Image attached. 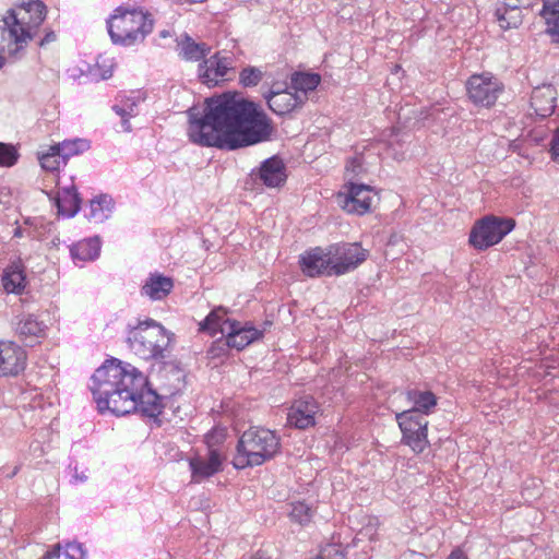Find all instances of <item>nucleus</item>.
I'll return each instance as SVG.
<instances>
[{
	"mask_svg": "<svg viewBox=\"0 0 559 559\" xmlns=\"http://www.w3.org/2000/svg\"><path fill=\"white\" fill-rule=\"evenodd\" d=\"M189 140L200 146L235 151L271 139L273 126L253 102L230 93L205 98L187 110Z\"/></svg>",
	"mask_w": 559,
	"mask_h": 559,
	"instance_id": "nucleus-1",
	"label": "nucleus"
},
{
	"mask_svg": "<svg viewBox=\"0 0 559 559\" xmlns=\"http://www.w3.org/2000/svg\"><path fill=\"white\" fill-rule=\"evenodd\" d=\"M91 391L100 413L109 411L123 416L140 412L154 417L162 412L160 397L148 386L143 372L117 358L106 360L95 370Z\"/></svg>",
	"mask_w": 559,
	"mask_h": 559,
	"instance_id": "nucleus-2",
	"label": "nucleus"
},
{
	"mask_svg": "<svg viewBox=\"0 0 559 559\" xmlns=\"http://www.w3.org/2000/svg\"><path fill=\"white\" fill-rule=\"evenodd\" d=\"M47 8L40 0L23 1L10 9L0 20V53L16 55L38 34L46 19ZM4 58L0 55V69Z\"/></svg>",
	"mask_w": 559,
	"mask_h": 559,
	"instance_id": "nucleus-3",
	"label": "nucleus"
},
{
	"mask_svg": "<svg viewBox=\"0 0 559 559\" xmlns=\"http://www.w3.org/2000/svg\"><path fill=\"white\" fill-rule=\"evenodd\" d=\"M281 451V438L264 427H250L238 440L233 465L237 469L260 466L275 457Z\"/></svg>",
	"mask_w": 559,
	"mask_h": 559,
	"instance_id": "nucleus-4",
	"label": "nucleus"
},
{
	"mask_svg": "<svg viewBox=\"0 0 559 559\" xmlns=\"http://www.w3.org/2000/svg\"><path fill=\"white\" fill-rule=\"evenodd\" d=\"M106 23L112 43L121 46L142 43L154 26L148 12L130 5L117 7Z\"/></svg>",
	"mask_w": 559,
	"mask_h": 559,
	"instance_id": "nucleus-5",
	"label": "nucleus"
},
{
	"mask_svg": "<svg viewBox=\"0 0 559 559\" xmlns=\"http://www.w3.org/2000/svg\"><path fill=\"white\" fill-rule=\"evenodd\" d=\"M171 337L166 329L148 319L129 331L127 342L130 349L142 359L160 360L166 357Z\"/></svg>",
	"mask_w": 559,
	"mask_h": 559,
	"instance_id": "nucleus-6",
	"label": "nucleus"
},
{
	"mask_svg": "<svg viewBox=\"0 0 559 559\" xmlns=\"http://www.w3.org/2000/svg\"><path fill=\"white\" fill-rule=\"evenodd\" d=\"M514 226L512 218L485 216L473 226L468 241L475 249L486 250L500 242Z\"/></svg>",
	"mask_w": 559,
	"mask_h": 559,
	"instance_id": "nucleus-7",
	"label": "nucleus"
},
{
	"mask_svg": "<svg viewBox=\"0 0 559 559\" xmlns=\"http://www.w3.org/2000/svg\"><path fill=\"white\" fill-rule=\"evenodd\" d=\"M396 421L402 431V443L408 445L413 452L421 453L428 447V420L414 411L397 413Z\"/></svg>",
	"mask_w": 559,
	"mask_h": 559,
	"instance_id": "nucleus-8",
	"label": "nucleus"
},
{
	"mask_svg": "<svg viewBox=\"0 0 559 559\" xmlns=\"http://www.w3.org/2000/svg\"><path fill=\"white\" fill-rule=\"evenodd\" d=\"M235 73V58L228 52H216L199 64L198 74L203 84L216 86Z\"/></svg>",
	"mask_w": 559,
	"mask_h": 559,
	"instance_id": "nucleus-9",
	"label": "nucleus"
},
{
	"mask_svg": "<svg viewBox=\"0 0 559 559\" xmlns=\"http://www.w3.org/2000/svg\"><path fill=\"white\" fill-rule=\"evenodd\" d=\"M332 255V272L334 275H343L355 270L368 257V250L358 243H342L330 247Z\"/></svg>",
	"mask_w": 559,
	"mask_h": 559,
	"instance_id": "nucleus-10",
	"label": "nucleus"
},
{
	"mask_svg": "<svg viewBox=\"0 0 559 559\" xmlns=\"http://www.w3.org/2000/svg\"><path fill=\"white\" fill-rule=\"evenodd\" d=\"M467 95L477 106H492L501 92L499 82L491 75L474 74L466 83Z\"/></svg>",
	"mask_w": 559,
	"mask_h": 559,
	"instance_id": "nucleus-11",
	"label": "nucleus"
},
{
	"mask_svg": "<svg viewBox=\"0 0 559 559\" xmlns=\"http://www.w3.org/2000/svg\"><path fill=\"white\" fill-rule=\"evenodd\" d=\"M338 199L347 213L364 215L370 211L373 197L369 186L349 181L347 194H340Z\"/></svg>",
	"mask_w": 559,
	"mask_h": 559,
	"instance_id": "nucleus-12",
	"label": "nucleus"
},
{
	"mask_svg": "<svg viewBox=\"0 0 559 559\" xmlns=\"http://www.w3.org/2000/svg\"><path fill=\"white\" fill-rule=\"evenodd\" d=\"M26 352L13 342H0V377H15L26 367Z\"/></svg>",
	"mask_w": 559,
	"mask_h": 559,
	"instance_id": "nucleus-13",
	"label": "nucleus"
},
{
	"mask_svg": "<svg viewBox=\"0 0 559 559\" xmlns=\"http://www.w3.org/2000/svg\"><path fill=\"white\" fill-rule=\"evenodd\" d=\"M262 331L257 330L254 326L248 323L242 325L236 320L227 322L222 330V335L226 337L225 345L238 350L243 349L252 342L262 337Z\"/></svg>",
	"mask_w": 559,
	"mask_h": 559,
	"instance_id": "nucleus-14",
	"label": "nucleus"
},
{
	"mask_svg": "<svg viewBox=\"0 0 559 559\" xmlns=\"http://www.w3.org/2000/svg\"><path fill=\"white\" fill-rule=\"evenodd\" d=\"M12 328L19 338L26 345H33L46 334V324L33 313H20L12 320Z\"/></svg>",
	"mask_w": 559,
	"mask_h": 559,
	"instance_id": "nucleus-15",
	"label": "nucleus"
},
{
	"mask_svg": "<svg viewBox=\"0 0 559 559\" xmlns=\"http://www.w3.org/2000/svg\"><path fill=\"white\" fill-rule=\"evenodd\" d=\"M300 267L307 276L314 277L321 275H334L332 272V255L330 250L324 252L320 247L300 255Z\"/></svg>",
	"mask_w": 559,
	"mask_h": 559,
	"instance_id": "nucleus-16",
	"label": "nucleus"
},
{
	"mask_svg": "<svg viewBox=\"0 0 559 559\" xmlns=\"http://www.w3.org/2000/svg\"><path fill=\"white\" fill-rule=\"evenodd\" d=\"M251 177L269 188H276L286 181V167L280 157L272 156L263 160L258 169H253Z\"/></svg>",
	"mask_w": 559,
	"mask_h": 559,
	"instance_id": "nucleus-17",
	"label": "nucleus"
},
{
	"mask_svg": "<svg viewBox=\"0 0 559 559\" xmlns=\"http://www.w3.org/2000/svg\"><path fill=\"white\" fill-rule=\"evenodd\" d=\"M264 97L269 108L278 116L292 112L307 100L305 95L289 90L270 91Z\"/></svg>",
	"mask_w": 559,
	"mask_h": 559,
	"instance_id": "nucleus-18",
	"label": "nucleus"
},
{
	"mask_svg": "<svg viewBox=\"0 0 559 559\" xmlns=\"http://www.w3.org/2000/svg\"><path fill=\"white\" fill-rule=\"evenodd\" d=\"M319 411L318 403L312 396L296 401L289 409L288 423L296 428L306 429L314 425V416Z\"/></svg>",
	"mask_w": 559,
	"mask_h": 559,
	"instance_id": "nucleus-19",
	"label": "nucleus"
},
{
	"mask_svg": "<svg viewBox=\"0 0 559 559\" xmlns=\"http://www.w3.org/2000/svg\"><path fill=\"white\" fill-rule=\"evenodd\" d=\"M556 90L551 84L535 87L531 96V109L538 118H546L555 110Z\"/></svg>",
	"mask_w": 559,
	"mask_h": 559,
	"instance_id": "nucleus-20",
	"label": "nucleus"
},
{
	"mask_svg": "<svg viewBox=\"0 0 559 559\" xmlns=\"http://www.w3.org/2000/svg\"><path fill=\"white\" fill-rule=\"evenodd\" d=\"M192 479L200 481L221 471L222 457L217 450H210L207 457L197 456L190 460Z\"/></svg>",
	"mask_w": 559,
	"mask_h": 559,
	"instance_id": "nucleus-21",
	"label": "nucleus"
},
{
	"mask_svg": "<svg viewBox=\"0 0 559 559\" xmlns=\"http://www.w3.org/2000/svg\"><path fill=\"white\" fill-rule=\"evenodd\" d=\"M177 50L181 59L194 62L204 59L211 52V47L205 43H197L188 34H182L177 38Z\"/></svg>",
	"mask_w": 559,
	"mask_h": 559,
	"instance_id": "nucleus-22",
	"label": "nucleus"
},
{
	"mask_svg": "<svg viewBox=\"0 0 559 559\" xmlns=\"http://www.w3.org/2000/svg\"><path fill=\"white\" fill-rule=\"evenodd\" d=\"M2 286L8 294H21L25 288V273L21 260L13 261L2 274Z\"/></svg>",
	"mask_w": 559,
	"mask_h": 559,
	"instance_id": "nucleus-23",
	"label": "nucleus"
},
{
	"mask_svg": "<svg viewBox=\"0 0 559 559\" xmlns=\"http://www.w3.org/2000/svg\"><path fill=\"white\" fill-rule=\"evenodd\" d=\"M174 283L170 277L159 274H152L141 288V294L152 300L164 299L173 289Z\"/></svg>",
	"mask_w": 559,
	"mask_h": 559,
	"instance_id": "nucleus-24",
	"label": "nucleus"
},
{
	"mask_svg": "<svg viewBox=\"0 0 559 559\" xmlns=\"http://www.w3.org/2000/svg\"><path fill=\"white\" fill-rule=\"evenodd\" d=\"M100 252V241L98 237L83 239L70 247L71 258L75 264L93 261L98 258Z\"/></svg>",
	"mask_w": 559,
	"mask_h": 559,
	"instance_id": "nucleus-25",
	"label": "nucleus"
},
{
	"mask_svg": "<svg viewBox=\"0 0 559 559\" xmlns=\"http://www.w3.org/2000/svg\"><path fill=\"white\" fill-rule=\"evenodd\" d=\"M405 397L413 406L408 411H414L425 417L429 415L437 406V396L431 391H420L417 389L408 390Z\"/></svg>",
	"mask_w": 559,
	"mask_h": 559,
	"instance_id": "nucleus-26",
	"label": "nucleus"
},
{
	"mask_svg": "<svg viewBox=\"0 0 559 559\" xmlns=\"http://www.w3.org/2000/svg\"><path fill=\"white\" fill-rule=\"evenodd\" d=\"M546 24V33L559 44V1L544 0L539 12Z\"/></svg>",
	"mask_w": 559,
	"mask_h": 559,
	"instance_id": "nucleus-27",
	"label": "nucleus"
},
{
	"mask_svg": "<svg viewBox=\"0 0 559 559\" xmlns=\"http://www.w3.org/2000/svg\"><path fill=\"white\" fill-rule=\"evenodd\" d=\"M57 206L60 214L73 217L81 207V199L76 188H64L59 192Z\"/></svg>",
	"mask_w": 559,
	"mask_h": 559,
	"instance_id": "nucleus-28",
	"label": "nucleus"
},
{
	"mask_svg": "<svg viewBox=\"0 0 559 559\" xmlns=\"http://www.w3.org/2000/svg\"><path fill=\"white\" fill-rule=\"evenodd\" d=\"M226 316L227 310L224 307H217L213 309L206 316V318L200 322L199 330L202 332H209L213 336L217 333L222 334V330L227 324V322L234 321L226 318Z\"/></svg>",
	"mask_w": 559,
	"mask_h": 559,
	"instance_id": "nucleus-29",
	"label": "nucleus"
},
{
	"mask_svg": "<svg viewBox=\"0 0 559 559\" xmlns=\"http://www.w3.org/2000/svg\"><path fill=\"white\" fill-rule=\"evenodd\" d=\"M90 146V142L86 139L76 138L55 144L53 150L61 154L63 164H67L70 157L86 152Z\"/></svg>",
	"mask_w": 559,
	"mask_h": 559,
	"instance_id": "nucleus-30",
	"label": "nucleus"
},
{
	"mask_svg": "<svg viewBox=\"0 0 559 559\" xmlns=\"http://www.w3.org/2000/svg\"><path fill=\"white\" fill-rule=\"evenodd\" d=\"M114 202L107 194L96 197L91 201L88 218L96 223H102L111 212Z\"/></svg>",
	"mask_w": 559,
	"mask_h": 559,
	"instance_id": "nucleus-31",
	"label": "nucleus"
},
{
	"mask_svg": "<svg viewBox=\"0 0 559 559\" xmlns=\"http://www.w3.org/2000/svg\"><path fill=\"white\" fill-rule=\"evenodd\" d=\"M321 78L316 73L298 72L292 76V87L295 93H300L307 97V93L317 88L320 84Z\"/></svg>",
	"mask_w": 559,
	"mask_h": 559,
	"instance_id": "nucleus-32",
	"label": "nucleus"
},
{
	"mask_svg": "<svg viewBox=\"0 0 559 559\" xmlns=\"http://www.w3.org/2000/svg\"><path fill=\"white\" fill-rule=\"evenodd\" d=\"M112 110L121 117L122 129L126 132L131 131L129 119L138 115V103L133 98L121 99L118 104L112 106Z\"/></svg>",
	"mask_w": 559,
	"mask_h": 559,
	"instance_id": "nucleus-33",
	"label": "nucleus"
},
{
	"mask_svg": "<svg viewBox=\"0 0 559 559\" xmlns=\"http://www.w3.org/2000/svg\"><path fill=\"white\" fill-rule=\"evenodd\" d=\"M496 17L503 29L518 28L523 21L522 11H506L503 8L496 9Z\"/></svg>",
	"mask_w": 559,
	"mask_h": 559,
	"instance_id": "nucleus-34",
	"label": "nucleus"
},
{
	"mask_svg": "<svg viewBox=\"0 0 559 559\" xmlns=\"http://www.w3.org/2000/svg\"><path fill=\"white\" fill-rule=\"evenodd\" d=\"M264 72L262 69L248 66L239 72V83L243 87L257 86L263 79Z\"/></svg>",
	"mask_w": 559,
	"mask_h": 559,
	"instance_id": "nucleus-35",
	"label": "nucleus"
},
{
	"mask_svg": "<svg viewBox=\"0 0 559 559\" xmlns=\"http://www.w3.org/2000/svg\"><path fill=\"white\" fill-rule=\"evenodd\" d=\"M56 559H85V552L80 544L69 543L62 549L57 545L52 549Z\"/></svg>",
	"mask_w": 559,
	"mask_h": 559,
	"instance_id": "nucleus-36",
	"label": "nucleus"
},
{
	"mask_svg": "<svg viewBox=\"0 0 559 559\" xmlns=\"http://www.w3.org/2000/svg\"><path fill=\"white\" fill-rule=\"evenodd\" d=\"M20 154L15 146L0 142V167H12L16 164Z\"/></svg>",
	"mask_w": 559,
	"mask_h": 559,
	"instance_id": "nucleus-37",
	"label": "nucleus"
},
{
	"mask_svg": "<svg viewBox=\"0 0 559 559\" xmlns=\"http://www.w3.org/2000/svg\"><path fill=\"white\" fill-rule=\"evenodd\" d=\"M289 516L293 521L305 525L310 522L312 518L311 509L304 502H296L292 504Z\"/></svg>",
	"mask_w": 559,
	"mask_h": 559,
	"instance_id": "nucleus-38",
	"label": "nucleus"
},
{
	"mask_svg": "<svg viewBox=\"0 0 559 559\" xmlns=\"http://www.w3.org/2000/svg\"><path fill=\"white\" fill-rule=\"evenodd\" d=\"M61 159V154L53 150V145L39 157L41 167L51 173L59 170Z\"/></svg>",
	"mask_w": 559,
	"mask_h": 559,
	"instance_id": "nucleus-39",
	"label": "nucleus"
},
{
	"mask_svg": "<svg viewBox=\"0 0 559 559\" xmlns=\"http://www.w3.org/2000/svg\"><path fill=\"white\" fill-rule=\"evenodd\" d=\"M344 549L338 544H328L321 548L319 555L313 559H345Z\"/></svg>",
	"mask_w": 559,
	"mask_h": 559,
	"instance_id": "nucleus-40",
	"label": "nucleus"
},
{
	"mask_svg": "<svg viewBox=\"0 0 559 559\" xmlns=\"http://www.w3.org/2000/svg\"><path fill=\"white\" fill-rule=\"evenodd\" d=\"M362 171V164L359 157H354L346 164V174L352 181L356 176Z\"/></svg>",
	"mask_w": 559,
	"mask_h": 559,
	"instance_id": "nucleus-41",
	"label": "nucleus"
},
{
	"mask_svg": "<svg viewBox=\"0 0 559 559\" xmlns=\"http://www.w3.org/2000/svg\"><path fill=\"white\" fill-rule=\"evenodd\" d=\"M551 158L559 164V128L555 131L550 142Z\"/></svg>",
	"mask_w": 559,
	"mask_h": 559,
	"instance_id": "nucleus-42",
	"label": "nucleus"
},
{
	"mask_svg": "<svg viewBox=\"0 0 559 559\" xmlns=\"http://www.w3.org/2000/svg\"><path fill=\"white\" fill-rule=\"evenodd\" d=\"M497 8H503L506 11H522L521 0H504Z\"/></svg>",
	"mask_w": 559,
	"mask_h": 559,
	"instance_id": "nucleus-43",
	"label": "nucleus"
},
{
	"mask_svg": "<svg viewBox=\"0 0 559 559\" xmlns=\"http://www.w3.org/2000/svg\"><path fill=\"white\" fill-rule=\"evenodd\" d=\"M56 39H57V35L53 31H51V29L46 31L44 38L39 41V46L44 47L50 43L56 41Z\"/></svg>",
	"mask_w": 559,
	"mask_h": 559,
	"instance_id": "nucleus-44",
	"label": "nucleus"
},
{
	"mask_svg": "<svg viewBox=\"0 0 559 559\" xmlns=\"http://www.w3.org/2000/svg\"><path fill=\"white\" fill-rule=\"evenodd\" d=\"M447 559H468V558L463 550H461L460 548H456L451 551V554L448 556Z\"/></svg>",
	"mask_w": 559,
	"mask_h": 559,
	"instance_id": "nucleus-45",
	"label": "nucleus"
},
{
	"mask_svg": "<svg viewBox=\"0 0 559 559\" xmlns=\"http://www.w3.org/2000/svg\"><path fill=\"white\" fill-rule=\"evenodd\" d=\"M76 480H80V481H85L87 479V476L85 474H78L75 473L74 476H73Z\"/></svg>",
	"mask_w": 559,
	"mask_h": 559,
	"instance_id": "nucleus-46",
	"label": "nucleus"
},
{
	"mask_svg": "<svg viewBox=\"0 0 559 559\" xmlns=\"http://www.w3.org/2000/svg\"><path fill=\"white\" fill-rule=\"evenodd\" d=\"M41 559H56L53 551H48Z\"/></svg>",
	"mask_w": 559,
	"mask_h": 559,
	"instance_id": "nucleus-47",
	"label": "nucleus"
},
{
	"mask_svg": "<svg viewBox=\"0 0 559 559\" xmlns=\"http://www.w3.org/2000/svg\"><path fill=\"white\" fill-rule=\"evenodd\" d=\"M14 237H22V229L20 227H17L15 230H14Z\"/></svg>",
	"mask_w": 559,
	"mask_h": 559,
	"instance_id": "nucleus-48",
	"label": "nucleus"
}]
</instances>
